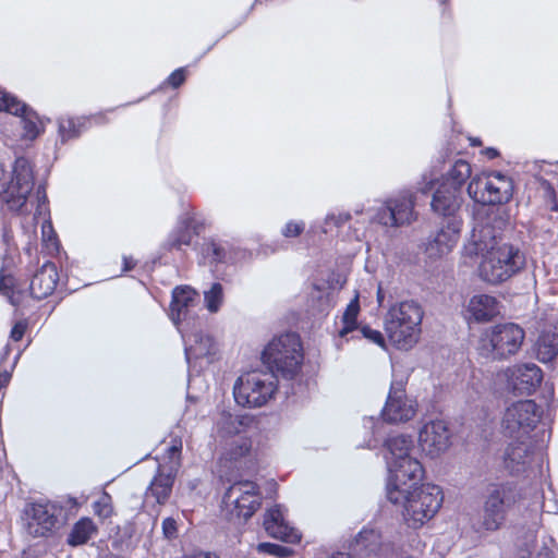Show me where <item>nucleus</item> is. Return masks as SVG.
<instances>
[{"mask_svg":"<svg viewBox=\"0 0 558 558\" xmlns=\"http://www.w3.org/2000/svg\"><path fill=\"white\" fill-rule=\"evenodd\" d=\"M462 228L461 218H451L450 221H441V226L429 234L424 243L429 257L440 256L452 250L457 244Z\"/></svg>","mask_w":558,"mask_h":558,"instance_id":"nucleus-18","label":"nucleus"},{"mask_svg":"<svg viewBox=\"0 0 558 558\" xmlns=\"http://www.w3.org/2000/svg\"><path fill=\"white\" fill-rule=\"evenodd\" d=\"M381 545V535L371 527H363L350 545L351 550L361 557L377 554Z\"/></svg>","mask_w":558,"mask_h":558,"instance_id":"nucleus-29","label":"nucleus"},{"mask_svg":"<svg viewBox=\"0 0 558 558\" xmlns=\"http://www.w3.org/2000/svg\"><path fill=\"white\" fill-rule=\"evenodd\" d=\"M418 444L432 458L446 451L450 446V432L446 422L435 420L424 424L418 433Z\"/></svg>","mask_w":558,"mask_h":558,"instance_id":"nucleus-19","label":"nucleus"},{"mask_svg":"<svg viewBox=\"0 0 558 558\" xmlns=\"http://www.w3.org/2000/svg\"><path fill=\"white\" fill-rule=\"evenodd\" d=\"M2 242L7 246V250L3 254L2 266L0 268V294L7 296L12 305L19 306L23 302L25 291L16 289L15 278L12 275L5 272V268L10 260L9 250L11 243L13 242L12 230L7 223H4L2 227Z\"/></svg>","mask_w":558,"mask_h":558,"instance_id":"nucleus-22","label":"nucleus"},{"mask_svg":"<svg viewBox=\"0 0 558 558\" xmlns=\"http://www.w3.org/2000/svg\"><path fill=\"white\" fill-rule=\"evenodd\" d=\"M468 256H482L478 271L482 280L499 284L519 274L525 266V255L511 243L497 244V234L489 225H477L464 245Z\"/></svg>","mask_w":558,"mask_h":558,"instance_id":"nucleus-1","label":"nucleus"},{"mask_svg":"<svg viewBox=\"0 0 558 558\" xmlns=\"http://www.w3.org/2000/svg\"><path fill=\"white\" fill-rule=\"evenodd\" d=\"M196 291L189 286H179L173 289L170 318L178 328L182 322L191 316V308L196 303Z\"/></svg>","mask_w":558,"mask_h":558,"instance_id":"nucleus-25","label":"nucleus"},{"mask_svg":"<svg viewBox=\"0 0 558 558\" xmlns=\"http://www.w3.org/2000/svg\"><path fill=\"white\" fill-rule=\"evenodd\" d=\"M542 413V408L534 400L512 403L502 417L504 434L511 438H532L530 434L541 421Z\"/></svg>","mask_w":558,"mask_h":558,"instance_id":"nucleus-12","label":"nucleus"},{"mask_svg":"<svg viewBox=\"0 0 558 558\" xmlns=\"http://www.w3.org/2000/svg\"><path fill=\"white\" fill-rule=\"evenodd\" d=\"M22 558H44V557L38 555L34 548H28L26 550H23Z\"/></svg>","mask_w":558,"mask_h":558,"instance_id":"nucleus-57","label":"nucleus"},{"mask_svg":"<svg viewBox=\"0 0 558 558\" xmlns=\"http://www.w3.org/2000/svg\"><path fill=\"white\" fill-rule=\"evenodd\" d=\"M222 504L231 514L247 520L262 505L259 487L252 481H236L225 492Z\"/></svg>","mask_w":558,"mask_h":558,"instance_id":"nucleus-14","label":"nucleus"},{"mask_svg":"<svg viewBox=\"0 0 558 558\" xmlns=\"http://www.w3.org/2000/svg\"><path fill=\"white\" fill-rule=\"evenodd\" d=\"M444 502V493L435 484H421L401 495L398 504L393 506L401 509V513L409 526L417 529L430 520Z\"/></svg>","mask_w":558,"mask_h":558,"instance_id":"nucleus-5","label":"nucleus"},{"mask_svg":"<svg viewBox=\"0 0 558 558\" xmlns=\"http://www.w3.org/2000/svg\"><path fill=\"white\" fill-rule=\"evenodd\" d=\"M436 178L434 174H422V181L417 183L416 192L424 196L432 194V210L442 217V221H450L451 218H461L459 210L463 201L462 193L456 187H447L438 183L435 187Z\"/></svg>","mask_w":558,"mask_h":558,"instance_id":"nucleus-10","label":"nucleus"},{"mask_svg":"<svg viewBox=\"0 0 558 558\" xmlns=\"http://www.w3.org/2000/svg\"><path fill=\"white\" fill-rule=\"evenodd\" d=\"M543 372L534 363L518 365L511 373L510 384L514 393L530 396L539 387Z\"/></svg>","mask_w":558,"mask_h":558,"instance_id":"nucleus-23","label":"nucleus"},{"mask_svg":"<svg viewBox=\"0 0 558 558\" xmlns=\"http://www.w3.org/2000/svg\"><path fill=\"white\" fill-rule=\"evenodd\" d=\"M359 294H356L347 305L342 316V328L339 330L340 337H345L350 332L357 329V316L360 313Z\"/></svg>","mask_w":558,"mask_h":558,"instance_id":"nucleus-40","label":"nucleus"},{"mask_svg":"<svg viewBox=\"0 0 558 558\" xmlns=\"http://www.w3.org/2000/svg\"><path fill=\"white\" fill-rule=\"evenodd\" d=\"M424 317L422 305L415 300H407L391 305L385 317V330L390 341L398 348H412L421 333Z\"/></svg>","mask_w":558,"mask_h":558,"instance_id":"nucleus-3","label":"nucleus"},{"mask_svg":"<svg viewBox=\"0 0 558 558\" xmlns=\"http://www.w3.org/2000/svg\"><path fill=\"white\" fill-rule=\"evenodd\" d=\"M466 311L476 323L490 322L500 313L499 301L488 294H475L470 299Z\"/></svg>","mask_w":558,"mask_h":558,"instance_id":"nucleus-26","label":"nucleus"},{"mask_svg":"<svg viewBox=\"0 0 558 558\" xmlns=\"http://www.w3.org/2000/svg\"><path fill=\"white\" fill-rule=\"evenodd\" d=\"M471 175V165L463 159H458L453 162L450 169L441 175V179L438 183L446 184L447 187L450 189L456 187V190L462 193L463 187Z\"/></svg>","mask_w":558,"mask_h":558,"instance_id":"nucleus-34","label":"nucleus"},{"mask_svg":"<svg viewBox=\"0 0 558 558\" xmlns=\"http://www.w3.org/2000/svg\"><path fill=\"white\" fill-rule=\"evenodd\" d=\"M521 499L515 482L492 483L486 488L482 525L486 531H497L505 523L508 512Z\"/></svg>","mask_w":558,"mask_h":558,"instance_id":"nucleus-6","label":"nucleus"},{"mask_svg":"<svg viewBox=\"0 0 558 558\" xmlns=\"http://www.w3.org/2000/svg\"><path fill=\"white\" fill-rule=\"evenodd\" d=\"M351 219V215L349 213H343L339 215L328 214L325 218V226L335 225L336 227H342ZM327 228L324 229V232H327Z\"/></svg>","mask_w":558,"mask_h":558,"instance_id":"nucleus-48","label":"nucleus"},{"mask_svg":"<svg viewBox=\"0 0 558 558\" xmlns=\"http://www.w3.org/2000/svg\"><path fill=\"white\" fill-rule=\"evenodd\" d=\"M471 145L472 146H480L481 145V140L480 138H472Z\"/></svg>","mask_w":558,"mask_h":558,"instance_id":"nucleus-60","label":"nucleus"},{"mask_svg":"<svg viewBox=\"0 0 558 558\" xmlns=\"http://www.w3.org/2000/svg\"><path fill=\"white\" fill-rule=\"evenodd\" d=\"M184 340V354L187 364L192 360L206 357L211 363L217 353V343L215 339L202 330L187 333L184 328H179Z\"/></svg>","mask_w":558,"mask_h":558,"instance_id":"nucleus-20","label":"nucleus"},{"mask_svg":"<svg viewBox=\"0 0 558 558\" xmlns=\"http://www.w3.org/2000/svg\"><path fill=\"white\" fill-rule=\"evenodd\" d=\"M415 411L413 402L408 397L387 398L381 415L389 423L408 422L414 416Z\"/></svg>","mask_w":558,"mask_h":558,"instance_id":"nucleus-28","label":"nucleus"},{"mask_svg":"<svg viewBox=\"0 0 558 558\" xmlns=\"http://www.w3.org/2000/svg\"><path fill=\"white\" fill-rule=\"evenodd\" d=\"M484 154L485 156L488 158V159H495L499 156V151L498 149L494 148V147H487L485 150H484Z\"/></svg>","mask_w":558,"mask_h":558,"instance_id":"nucleus-58","label":"nucleus"},{"mask_svg":"<svg viewBox=\"0 0 558 558\" xmlns=\"http://www.w3.org/2000/svg\"><path fill=\"white\" fill-rule=\"evenodd\" d=\"M405 385H407V379H404V378L392 379L387 398L407 397Z\"/></svg>","mask_w":558,"mask_h":558,"instance_id":"nucleus-47","label":"nucleus"},{"mask_svg":"<svg viewBox=\"0 0 558 558\" xmlns=\"http://www.w3.org/2000/svg\"><path fill=\"white\" fill-rule=\"evenodd\" d=\"M360 332L362 337L369 340L371 342L384 348L385 347V337L384 335L376 329H373L368 325H364L360 328Z\"/></svg>","mask_w":558,"mask_h":558,"instance_id":"nucleus-45","label":"nucleus"},{"mask_svg":"<svg viewBox=\"0 0 558 558\" xmlns=\"http://www.w3.org/2000/svg\"><path fill=\"white\" fill-rule=\"evenodd\" d=\"M486 178L494 180L496 183H502V181H505V183L508 182L509 185H514L513 180L500 171H493Z\"/></svg>","mask_w":558,"mask_h":558,"instance_id":"nucleus-53","label":"nucleus"},{"mask_svg":"<svg viewBox=\"0 0 558 558\" xmlns=\"http://www.w3.org/2000/svg\"><path fill=\"white\" fill-rule=\"evenodd\" d=\"M546 163V160H536L533 165V170L537 169L538 172L535 173L534 175L539 182L542 190L544 191V198L547 205L549 206L550 210L558 211V199L554 185L548 180L544 179L543 177H539V172L543 171V166ZM548 165L553 166L554 163L548 162Z\"/></svg>","mask_w":558,"mask_h":558,"instance_id":"nucleus-39","label":"nucleus"},{"mask_svg":"<svg viewBox=\"0 0 558 558\" xmlns=\"http://www.w3.org/2000/svg\"><path fill=\"white\" fill-rule=\"evenodd\" d=\"M244 427V417L229 416L225 418L219 427V434L223 437L233 436L226 442L222 459L229 462H236L247 456L252 449V441L248 437L241 435Z\"/></svg>","mask_w":558,"mask_h":558,"instance_id":"nucleus-15","label":"nucleus"},{"mask_svg":"<svg viewBox=\"0 0 558 558\" xmlns=\"http://www.w3.org/2000/svg\"><path fill=\"white\" fill-rule=\"evenodd\" d=\"M135 267V262L132 257L123 256V271H130Z\"/></svg>","mask_w":558,"mask_h":558,"instance_id":"nucleus-56","label":"nucleus"},{"mask_svg":"<svg viewBox=\"0 0 558 558\" xmlns=\"http://www.w3.org/2000/svg\"><path fill=\"white\" fill-rule=\"evenodd\" d=\"M162 533H163V536L168 539H173L178 536V525H177V521L173 518L168 517V518L163 519Z\"/></svg>","mask_w":558,"mask_h":558,"instance_id":"nucleus-50","label":"nucleus"},{"mask_svg":"<svg viewBox=\"0 0 558 558\" xmlns=\"http://www.w3.org/2000/svg\"><path fill=\"white\" fill-rule=\"evenodd\" d=\"M59 274L54 263L46 262L33 276L29 283V294L35 300H43L54 291Z\"/></svg>","mask_w":558,"mask_h":558,"instance_id":"nucleus-24","label":"nucleus"},{"mask_svg":"<svg viewBox=\"0 0 558 558\" xmlns=\"http://www.w3.org/2000/svg\"><path fill=\"white\" fill-rule=\"evenodd\" d=\"M414 207L415 193L412 190H402L384 202L375 214V220L384 227L409 226L417 219Z\"/></svg>","mask_w":558,"mask_h":558,"instance_id":"nucleus-13","label":"nucleus"},{"mask_svg":"<svg viewBox=\"0 0 558 558\" xmlns=\"http://www.w3.org/2000/svg\"><path fill=\"white\" fill-rule=\"evenodd\" d=\"M514 439L507 446L502 458L505 470L512 476L524 474L530 469L536 448L532 438Z\"/></svg>","mask_w":558,"mask_h":558,"instance_id":"nucleus-17","label":"nucleus"},{"mask_svg":"<svg viewBox=\"0 0 558 558\" xmlns=\"http://www.w3.org/2000/svg\"><path fill=\"white\" fill-rule=\"evenodd\" d=\"M260 359L276 380L278 377L293 379L304 359L300 336L288 331L274 337L262 351Z\"/></svg>","mask_w":558,"mask_h":558,"instance_id":"nucleus-2","label":"nucleus"},{"mask_svg":"<svg viewBox=\"0 0 558 558\" xmlns=\"http://www.w3.org/2000/svg\"><path fill=\"white\" fill-rule=\"evenodd\" d=\"M93 510L94 513L101 519L110 518L113 513L111 496L107 492H104L101 496L93 502Z\"/></svg>","mask_w":558,"mask_h":558,"instance_id":"nucleus-43","label":"nucleus"},{"mask_svg":"<svg viewBox=\"0 0 558 558\" xmlns=\"http://www.w3.org/2000/svg\"><path fill=\"white\" fill-rule=\"evenodd\" d=\"M11 380V374L7 371L0 373V389L5 388Z\"/></svg>","mask_w":558,"mask_h":558,"instance_id":"nucleus-55","label":"nucleus"},{"mask_svg":"<svg viewBox=\"0 0 558 558\" xmlns=\"http://www.w3.org/2000/svg\"><path fill=\"white\" fill-rule=\"evenodd\" d=\"M484 182H486V178L484 175H475L470 178L466 192L475 203L481 204V197L485 195Z\"/></svg>","mask_w":558,"mask_h":558,"instance_id":"nucleus-44","label":"nucleus"},{"mask_svg":"<svg viewBox=\"0 0 558 558\" xmlns=\"http://www.w3.org/2000/svg\"><path fill=\"white\" fill-rule=\"evenodd\" d=\"M485 195L481 197L483 205H502L511 201L513 196L514 185H509L508 182L496 183L494 180L486 178Z\"/></svg>","mask_w":558,"mask_h":558,"instance_id":"nucleus-33","label":"nucleus"},{"mask_svg":"<svg viewBox=\"0 0 558 558\" xmlns=\"http://www.w3.org/2000/svg\"><path fill=\"white\" fill-rule=\"evenodd\" d=\"M26 531L33 537L53 536L68 521V509L59 502H34L27 511Z\"/></svg>","mask_w":558,"mask_h":558,"instance_id":"nucleus-11","label":"nucleus"},{"mask_svg":"<svg viewBox=\"0 0 558 558\" xmlns=\"http://www.w3.org/2000/svg\"><path fill=\"white\" fill-rule=\"evenodd\" d=\"M182 439L181 437H173L171 439L170 446L167 449L168 456L171 460L177 459L180 461L182 453Z\"/></svg>","mask_w":558,"mask_h":558,"instance_id":"nucleus-51","label":"nucleus"},{"mask_svg":"<svg viewBox=\"0 0 558 558\" xmlns=\"http://www.w3.org/2000/svg\"><path fill=\"white\" fill-rule=\"evenodd\" d=\"M305 225L303 221L294 222L289 221L282 229V234L286 238H296L304 231Z\"/></svg>","mask_w":558,"mask_h":558,"instance_id":"nucleus-49","label":"nucleus"},{"mask_svg":"<svg viewBox=\"0 0 558 558\" xmlns=\"http://www.w3.org/2000/svg\"><path fill=\"white\" fill-rule=\"evenodd\" d=\"M35 195H36L37 206H36L35 213H34V218L35 219L43 218L45 220V222H47V225H45V223L43 225L44 240L47 242L48 246H52L54 250L58 251L60 247V242H59L58 235L53 231L50 220L49 219L46 220V217L50 218V211H49V206H48L49 202H48L45 183L38 184Z\"/></svg>","mask_w":558,"mask_h":558,"instance_id":"nucleus-27","label":"nucleus"},{"mask_svg":"<svg viewBox=\"0 0 558 558\" xmlns=\"http://www.w3.org/2000/svg\"><path fill=\"white\" fill-rule=\"evenodd\" d=\"M234 558H245V557L235 556Z\"/></svg>","mask_w":558,"mask_h":558,"instance_id":"nucleus-61","label":"nucleus"},{"mask_svg":"<svg viewBox=\"0 0 558 558\" xmlns=\"http://www.w3.org/2000/svg\"><path fill=\"white\" fill-rule=\"evenodd\" d=\"M555 165L558 166V161H556Z\"/></svg>","mask_w":558,"mask_h":558,"instance_id":"nucleus-62","label":"nucleus"},{"mask_svg":"<svg viewBox=\"0 0 558 558\" xmlns=\"http://www.w3.org/2000/svg\"><path fill=\"white\" fill-rule=\"evenodd\" d=\"M202 255L209 265L229 264L233 262V252L229 242L208 240L202 245Z\"/></svg>","mask_w":558,"mask_h":558,"instance_id":"nucleus-31","label":"nucleus"},{"mask_svg":"<svg viewBox=\"0 0 558 558\" xmlns=\"http://www.w3.org/2000/svg\"><path fill=\"white\" fill-rule=\"evenodd\" d=\"M386 484V498L390 504H398L402 494L418 485L425 470L420 460L410 457L399 462H389Z\"/></svg>","mask_w":558,"mask_h":558,"instance_id":"nucleus-8","label":"nucleus"},{"mask_svg":"<svg viewBox=\"0 0 558 558\" xmlns=\"http://www.w3.org/2000/svg\"><path fill=\"white\" fill-rule=\"evenodd\" d=\"M376 296H377L378 304L381 306L384 303V300H385V293H384L381 286L378 287Z\"/></svg>","mask_w":558,"mask_h":558,"instance_id":"nucleus-59","label":"nucleus"},{"mask_svg":"<svg viewBox=\"0 0 558 558\" xmlns=\"http://www.w3.org/2000/svg\"><path fill=\"white\" fill-rule=\"evenodd\" d=\"M524 337L525 332L519 325L498 324L482 336V350L487 351L494 360H504L520 350Z\"/></svg>","mask_w":558,"mask_h":558,"instance_id":"nucleus-9","label":"nucleus"},{"mask_svg":"<svg viewBox=\"0 0 558 558\" xmlns=\"http://www.w3.org/2000/svg\"><path fill=\"white\" fill-rule=\"evenodd\" d=\"M256 549L259 554L275 556L278 558H288V557L292 556L294 553L293 549L288 546H283V545L275 544V543H270V542L259 543L257 545Z\"/></svg>","mask_w":558,"mask_h":558,"instance_id":"nucleus-42","label":"nucleus"},{"mask_svg":"<svg viewBox=\"0 0 558 558\" xmlns=\"http://www.w3.org/2000/svg\"><path fill=\"white\" fill-rule=\"evenodd\" d=\"M192 242V231L190 226L185 221H181L178 226L169 233L163 248L167 251H181L183 246H189Z\"/></svg>","mask_w":558,"mask_h":558,"instance_id":"nucleus-38","label":"nucleus"},{"mask_svg":"<svg viewBox=\"0 0 558 558\" xmlns=\"http://www.w3.org/2000/svg\"><path fill=\"white\" fill-rule=\"evenodd\" d=\"M88 120L85 118H60L58 120V133L61 143L77 138L86 129Z\"/></svg>","mask_w":558,"mask_h":558,"instance_id":"nucleus-37","label":"nucleus"},{"mask_svg":"<svg viewBox=\"0 0 558 558\" xmlns=\"http://www.w3.org/2000/svg\"><path fill=\"white\" fill-rule=\"evenodd\" d=\"M263 525L270 537L293 544L301 541V534L286 520L281 505H275L265 512Z\"/></svg>","mask_w":558,"mask_h":558,"instance_id":"nucleus-21","label":"nucleus"},{"mask_svg":"<svg viewBox=\"0 0 558 558\" xmlns=\"http://www.w3.org/2000/svg\"><path fill=\"white\" fill-rule=\"evenodd\" d=\"M5 170L0 165V181L4 179ZM1 209L21 213L35 187L34 165L24 156L16 157L12 165L10 181L0 182Z\"/></svg>","mask_w":558,"mask_h":558,"instance_id":"nucleus-4","label":"nucleus"},{"mask_svg":"<svg viewBox=\"0 0 558 558\" xmlns=\"http://www.w3.org/2000/svg\"><path fill=\"white\" fill-rule=\"evenodd\" d=\"M537 558H555V553L547 546H543L537 555Z\"/></svg>","mask_w":558,"mask_h":558,"instance_id":"nucleus-54","label":"nucleus"},{"mask_svg":"<svg viewBox=\"0 0 558 558\" xmlns=\"http://www.w3.org/2000/svg\"><path fill=\"white\" fill-rule=\"evenodd\" d=\"M174 476L171 473H162L158 469L146 490V496L154 497L156 502L165 505L171 496Z\"/></svg>","mask_w":558,"mask_h":558,"instance_id":"nucleus-35","label":"nucleus"},{"mask_svg":"<svg viewBox=\"0 0 558 558\" xmlns=\"http://www.w3.org/2000/svg\"><path fill=\"white\" fill-rule=\"evenodd\" d=\"M206 308L210 313H217L223 300V287L220 282H214L209 290L204 292Z\"/></svg>","mask_w":558,"mask_h":558,"instance_id":"nucleus-41","label":"nucleus"},{"mask_svg":"<svg viewBox=\"0 0 558 558\" xmlns=\"http://www.w3.org/2000/svg\"><path fill=\"white\" fill-rule=\"evenodd\" d=\"M26 324L24 322H17L14 324V326L12 327L11 329V332H10V338L13 340V341H20L22 340L24 333H25V330H26Z\"/></svg>","mask_w":558,"mask_h":558,"instance_id":"nucleus-52","label":"nucleus"},{"mask_svg":"<svg viewBox=\"0 0 558 558\" xmlns=\"http://www.w3.org/2000/svg\"><path fill=\"white\" fill-rule=\"evenodd\" d=\"M277 390V380L269 374L247 372L242 374L233 386V397L236 404L244 408H260L265 405Z\"/></svg>","mask_w":558,"mask_h":558,"instance_id":"nucleus-7","label":"nucleus"},{"mask_svg":"<svg viewBox=\"0 0 558 558\" xmlns=\"http://www.w3.org/2000/svg\"><path fill=\"white\" fill-rule=\"evenodd\" d=\"M186 78V69L185 68H179L174 70L165 81L163 84H168L173 88L180 87Z\"/></svg>","mask_w":558,"mask_h":558,"instance_id":"nucleus-46","label":"nucleus"},{"mask_svg":"<svg viewBox=\"0 0 558 558\" xmlns=\"http://www.w3.org/2000/svg\"><path fill=\"white\" fill-rule=\"evenodd\" d=\"M535 352L542 363L551 362L558 355V325L544 329L535 343Z\"/></svg>","mask_w":558,"mask_h":558,"instance_id":"nucleus-32","label":"nucleus"},{"mask_svg":"<svg viewBox=\"0 0 558 558\" xmlns=\"http://www.w3.org/2000/svg\"><path fill=\"white\" fill-rule=\"evenodd\" d=\"M384 447L387 450L385 459L388 465L389 462H399L412 457L410 451L413 449V439L404 434L392 435L385 440Z\"/></svg>","mask_w":558,"mask_h":558,"instance_id":"nucleus-30","label":"nucleus"},{"mask_svg":"<svg viewBox=\"0 0 558 558\" xmlns=\"http://www.w3.org/2000/svg\"><path fill=\"white\" fill-rule=\"evenodd\" d=\"M97 533V526L88 517H83L72 526L66 543L72 547L86 544L94 534Z\"/></svg>","mask_w":558,"mask_h":558,"instance_id":"nucleus-36","label":"nucleus"},{"mask_svg":"<svg viewBox=\"0 0 558 558\" xmlns=\"http://www.w3.org/2000/svg\"><path fill=\"white\" fill-rule=\"evenodd\" d=\"M0 111L9 112L20 118L23 129L22 137L34 141L43 131V124L36 111L21 102L15 96L0 90Z\"/></svg>","mask_w":558,"mask_h":558,"instance_id":"nucleus-16","label":"nucleus"}]
</instances>
